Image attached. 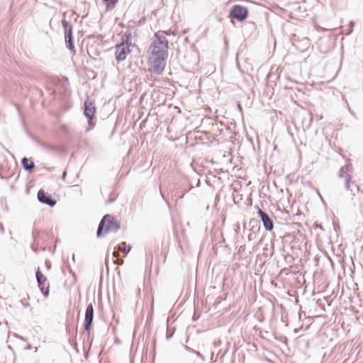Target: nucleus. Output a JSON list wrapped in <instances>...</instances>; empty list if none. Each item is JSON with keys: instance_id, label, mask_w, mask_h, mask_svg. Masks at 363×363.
Instances as JSON below:
<instances>
[{"instance_id": "obj_1", "label": "nucleus", "mask_w": 363, "mask_h": 363, "mask_svg": "<svg viewBox=\"0 0 363 363\" xmlns=\"http://www.w3.org/2000/svg\"><path fill=\"white\" fill-rule=\"evenodd\" d=\"M167 50V40L157 37L154 40L150 48V57L148 59L150 71L157 74H160L163 72L168 56Z\"/></svg>"}, {"instance_id": "obj_2", "label": "nucleus", "mask_w": 363, "mask_h": 363, "mask_svg": "<svg viewBox=\"0 0 363 363\" xmlns=\"http://www.w3.org/2000/svg\"><path fill=\"white\" fill-rule=\"evenodd\" d=\"M119 226L113 217L110 215H106L102 218L97 231L99 237L108 232H114L118 229Z\"/></svg>"}, {"instance_id": "obj_3", "label": "nucleus", "mask_w": 363, "mask_h": 363, "mask_svg": "<svg viewBox=\"0 0 363 363\" xmlns=\"http://www.w3.org/2000/svg\"><path fill=\"white\" fill-rule=\"evenodd\" d=\"M130 43L128 41L117 45L115 48V57L117 61H123L130 52Z\"/></svg>"}, {"instance_id": "obj_4", "label": "nucleus", "mask_w": 363, "mask_h": 363, "mask_svg": "<svg viewBox=\"0 0 363 363\" xmlns=\"http://www.w3.org/2000/svg\"><path fill=\"white\" fill-rule=\"evenodd\" d=\"M230 16L233 18L242 21L247 18L248 10L245 6L235 5L232 7Z\"/></svg>"}, {"instance_id": "obj_5", "label": "nucleus", "mask_w": 363, "mask_h": 363, "mask_svg": "<svg viewBox=\"0 0 363 363\" xmlns=\"http://www.w3.org/2000/svg\"><path fill=\"white\" fill-rule=\"evenodd\" d=\"M96 112V108L94 101L87 99L84 101V115L89 119V124L91 126H93L92 120L95 118Z\"/></svg>"}, {"instance_id": "obj_6", "label": "nucleus", "mask_w": 363, "mask_h": 363, "mask_svg": "<svg viewBox=\"0 0 363 363\" xmlns=\"http://www.w3.org/2000/svg\"><path fill=\"white\" fill-rule=\"evenodd\" d=\"M36 278L38 283V286L45 297L49 295V282L47 277L39 270L36 272Z\"/></svg>"}, {"instance_id": "obj_7", "label": "nucleus", "mask_w": 363, "mask_h": 363, "mask_svg": "<svg viewBox=\"0 0 363 363\" xmlns=\"http://www.w3.org/2000/svg\"><path fill=\"white\" fill-rule=\"evenodd\" d=\"M94 317V308L92 304H89L85 313V319H84V328L86 331H89L91 327V323Z\"/></svg>"}, {"instance_id": "obj_8", "label": "nucleus", "mask_w": 363, "mask_h": 363, "mask_svg": "<svg viewBox=\"0 0 363 363\" xmlns=\"http://www.w3.org/2000/svg\"><path fill=\"white\" fill-rule=\"evenodd\" d=\"M38 198L40 202L46 203L50 206H53L56 203V201L51 198L50 195L43 189H40L38 191Z\"/></svg>"}, {"instance_id": "obj_9", "label": "nucleus", "mask_w": 363, "mask_h": 363, "mask_svg": "<svg viewBox=\"0 0 363 363\" xmlns=\"http://www.w3.org/2000/svg\"><path fill=\"white\" fill-rule=\"evenodd\" d=\"M258 214L263 222L264 228L268 231H271L274 228L272 220L261 209L258 210Z\"/></svg>"}, {"instance_id": "obj_10", "label": "nucleus", "mask_w": 363, "mask_h": 363, "mask_svg": "<svg viewBox=\"0 0 363 363\" xmlns=\"http://www.w3.org/2000/svg\"><path fill=\"white\" fill-rule=\"evenodd\" d=\"M65 40H66L67 47L71 50H74V46L73 41H72V30L71 29H69L68 30V32H66Z\"/></svg>"}, {"instance_id": "obj_11", "label": "nucleus", "mask_w": 363, "mask_h": 363, "mask_svg": "<svg viewBox=\"0 0 363 363\" xmlns=\"http://www.w3.org/2000/svg\"><path fill=\"white\" fill-rule=\"evenodd\" d=\"M22 165L25 169L29 171H32L35 167L34 162L32 160L28 159L27 157H24L22 160Z\"/></svg>"}, {"instance_id": "obj_12", "label": "nucleus", "mask_w": 363, "mask_h": 363, "mask_svg": "<svg viewBox=\"0 0 363 363\" xmlns=\"http://www.w3.org/2000/svg\"><path fill=\"white\" fill-rule=\"evenodd\" d=\"M106 4V10L110 11L115 8L118 0H102Z\"/></svg>"}, {"instance_id": "obj_13", "label": "nucleus", "mask_w": 363, "mask_h": 363, "mask_svg": "<svg viewBox=\"0 0 363 363\" xmlns=\"http://www.w3.org/2000/svg\"><path fill=\"white\" fill-rule=\"evenodd\" d=\"M130 246L128 245L125 242H122L118 246V250L124 252L125 254H127L130 251Z\"/></svg>"}, {"instance_id": "obj_14", "label": "nucleus", "mask_w": 363, "mask_h": 363, "mask_svg": "<svg viewBox=\"0 0 363 363\" xmlns=\"http://www.w3.org/2000/svg\"><path fill=\"white\" fill-rule=\"evenodd\" d=\"M114 263L116 264H118V265H121L123 264V260L122 259H118L117 258L115 261H114Z\"/></svg>"}, {"instance_id": "obj_15", "label": "nucleus", "mask_w": 363, "mask_h": 363, "mask_svg": "<svg viewBox=\"0 0 363 363\" xmlns=\"http://www.w3.org/2000/svg\"><path fill=\"white\" fill-rule=\"evenodd\" d=\"M113 256L117 258L119 256V254L118 252L115 251L113 252Z\"/></svg>"}, {"instance_id": "obj_16", "label": "nucleus", "mask_w": 363, "mask_h": 363, "mask_svg": "<svg viewBox=\"0 0 363 363\" xmlns=\"http://www.w3.org/2000/svg\"><path fill=\"white\" fill-rule=\"evenodd\" d=\"M350 178H347V180H346V186L347 189L350 188L349 186V182H350Z\"/></svg>"}, {"instance_id": "obj_17", "label": "nucleus", "mask_w": 363, "mask_h": 363, "mask_svg": "<svg viewBox=\"0 0 363 363\" xmlns=\"http://www.w3.org/2000/svg\"><path fill=\"white\" fill-rule=\"evenodd\" d=\"M65 175H66V172H64V174H63V177H65Z\"/></svg>"}]
</instances>
